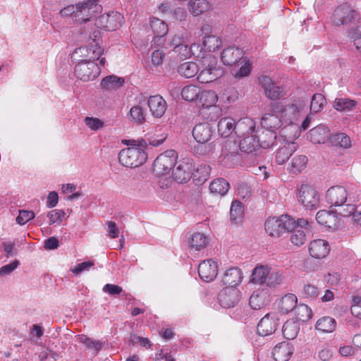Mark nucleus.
Listing matches in <instances>:
<instances>
[{"instance_id": "obj_8", "label": "nucleus", "mask_w": 361, "mask_h": 361, "mask_svg": "<svg viewBox=\"0 0 361 361\" xmlns=\"http://www.w3.org/2000/svg\"><path fill=\"white\" fill-rule=\"evenodd\" d=\"M297 197L298 202L307 209H315L319 206L318 192L310 185L302 184L298 188Z\"/></svg>"}, {"instance_id": "obj_13", "label": "nucleus", "mask_w": 361, "mask_h": 361, "mask_svg": "<svg viewBox=\"0 0 361 361\" xmlns=\"http://www.w3.org/2000/svg\"><path fill=\"white\" fill-rule=\"evenodd\" d=\"M259 84L264 90L265 95L271 100H278L286 94L283 87L276 85L271 79L266 75L258 78Z\"/></svg>"}, {"instance_id": "obj_50", "label": "nucleus", "mask_w": 361, "mask_h": 361, "mask_svg": "<svg viewBox=\"0 0 361 361\" xmlns=\"http://www.w3.org/2000/svg\"><path fill=\"white\" fill-rule=\"evenodd\" d=\"M202 45L205 52H212L218 49L221 45V39L214 35H207L204 38Z\"/></svg>"}, {"instance_id": "obj_10", "label": "nucleus", "mask_w": 361, "mask_h": 361, "mask_svg": "<svg viewBox=\"0 0 361 361\" xmlns=\"http://www.w3.org/2000/svg\"><path fill=\"white\" fill-rule=\"evenodd\" d=\"M123 21V16L118 12L101 15L95 20V25L106 30H114L119 27Z\"/></svg>"}, {"instance_id": "obj_3", "label": "nucleus", "mask_w": 361, "mask_h": 361, "mask_svg": "<svg viewBox=\"0 0 361 361\" xmlns=\"http://www.w3.org/2000/svg\"><path fill=\"white\" fill-rule=\"evenodd\" d=\"M202 68L197 75L201 83H209L220 78L223 72L218 67L217 59L212 54H207L201 61Z\"/></svg>"}, {"instance_id": "obj_7", "label": "nucleus", "mask_w": 361, "mask_h": 361, "mask_svg": "<svg viewBox=\"0 0 361 361\" xmlns=\"http://www.w3.org/2000/svg\"><path fill=\"white\" fill-rule=\"evenodd\" d=\"M75 77L84 82L94 80L100 74V68L94 61L80 60L75 66Z\"/></svg>"}, {"instance_id": "obj_6", "label": "nucleus", "mask_w": 361, "mask_h": 361, "mask_svg": "<svg viewBox=\"0 0 361 361\" xmlns=\"http://www.w3.org/2000/svg\"><path fill=\"white\" fill-rule=\"evenodd\" d=\"M178 154L173 149L166 150L159 154L154 161V172L157 176L170 174L171 169L177 162Z\"/></svg>"}, {"instance_id": "obj_28", "label": "nucleus", "mask_w": 361, "mask_h": 361, "mask_svg": "<svg viewBox=\"0 0 361 361\" xmlns=\"http://www.w3.org/2000/svg\"><path fill=\"white\" fill-rule=\"evenodd\" d=\"M218 99V96L215 92L212 90H204L200 92L198 101L203 107H213L216 113L220 114L221 111V109L215 106Z\"/></svg>"}, {"instance_id": "obj_18", "label": "nucleus", "mask_w": 361, "mask_h": 361, "mask_svg": "<svg viewBox=\"0 0 361 361\" xmlns=\"http://www.w3.org/2000/svg\"><path fill=\"white\" fill-rule=\"evenodd\" d=\"M193 171L192 163L188 161H180L173 171V177L177 182L185 183L192 177Z\"/></svg>"}, {"instance_id": "obj_42", "label": "nucleus", "mask_w": 361, "mask_h": 361, "mask_svg": "<svg viewBox=\"0 0 361 361\" xmlns=\"http://www.w3.org/2000/svg\"><path fill=\"white\" fill-rule=\"evenodd\" d=\"M336 322L330 317H324L317 320L315 329L324 333H331L336 329Z\"/></svg>"}, {"instance_id": "obj_24", "label": "nucleus", "mask_w": 361, "mask_h": 361, "mask_svg": "<svg viewBox=\"0 0 361 361\" xmlns=\"http://www.w3.org/2000/svg\"><path fill=\"white\" fill-rule=\"evenodd\" d=\"M317 222L329 228H337L339 221L335 212L329 210H320L316 214Z\"/></svg>"}, {"instance_id": "obj_58", "label": "nucleus", "mask_w": 361, "mask_h": 361, "mask_svg": "<svg viewBox=\"0 0 361 361\" xmlns=\"http://www.w3.org/2000/svg\"><path fill=\"white\" fill-rule=\"evenodd\" d=\"M83 122L85 125L92 131H98L104 126V122L97 117L85 116Z\"/></svg>"}, {"instance_id": "obj_26", "label": "nucleus", "mask_w": 361, "mask_h": 361, "mask_svg": "<svg viewBox=\"0 0 361 361\" xmlns=\"http://www.w3.org/2000/svg\"><path fill=\"white\" fill-rule=\"evenodd\" d=\"M243 281V273L237 267H232L227 269L223 276L222 283L228 287H236L240 284Z\"/></svg>"}, {"instance_id": "obj_57", "label": "nucleus", "mask_w": 361, "mask_h": 361, "mask_svg": "<svg viewBox=\"0 0 361 361\" xmlns=\"http://www.w3.org/2000/svg\"><path fill=\"white\" fill-rule=\"evenodd\" d=\"M326 102L325 97L321 94H315L312 96L310 106L311 112L317 113L324 108Z\"/></svg>"}, {"instance_id": "obj_62", "label": "nucleus", "mask_w": 361, "mask_h": 361, "mask_svg": "<svg viewBox=\"0 0 361 361\" xmlns=\"http://www.w3.org/2000/svg\"><path fill=\"white\" fill-rule=\"evenodd\" d=\"M302 295L307 298H316L319 295V289L312 284H306L303 287Z\"/></svg>"}, {"instance_id": "obj_9", "label": "nucleus", "mask_w": 361, "mask_h": 361, "mask_svg": "<svg viewBox=\"0 0 361 361\" xmlns=\"http://www.w3.org/2000/svg\"><path fill=\"white\" fill-rule=\"evenodd\" d=\"M212 130L211 126L207 123H203L196 125L192 130V136L196 142L200 145H206L204 146L205 153H209L214 148L213 142H208L212 139Z\"/></svg>"}, {"instance_id": "obj_47", "label": "nucleus", "mask_w": 361, "mask_h": 361, "mask_svg": "<svg viewBox=\"0 0 361 361\" xmlns=\"http://www.w3.org/2000/svg\"><path fill=\"white\" fill-rule=\"evenodd\" d=\"M307 161L308 159L305 155L295 156L290 163V171L295 174L300 173L306 168Z\"/></svg>"}, {"instance_id": "obj_20", "label": "nucleus", "mask_w": 361, "mask_h": 361, "mask_svg": "<svg viewBox=\"0 0 361 361\" xmlns=\"http://www.w3.org/2000/svg\"><path fill=\"white\" fill-rule=\"evenodd\" d=\"M147 105L153 117L161 118L167 109V104L160 95H154L149 97Z\"/></svg>"}, {"instance_id": "obj_33", "label": "nucleus", "mask_w": 361, "mask_h": 361, "mask_svg": "<svg viewBox=\"0 0 361 361\" xmlns=\"http://www.w3.org/2000/svg\"><path fill=\"white\" fill-rule=\"evenodd\" d=\"M236 130V123L231 117H224L218 123V132L221 136L227 137Z\"/></svg>"}, {"instance_id": "obj_34", "label": "nucleus", "mask_w": 361, "mask_h": 361, "mask_svg": "<svg viewBox=\"0 0 361 361\" xmlns=\"http://www.w3.org/2000/svg\"><path fill=\"white\" fill-rule=\"evenodd\" d=\"M262 147L261 138H257L253 135H248L240 141L239 147L241 151L245 153H251L259 147Z\"/></svg>"}, {"instance_id": "obj_12", "label": "nucleus", "mask_w": 361, "mask_h": 361, "mask_svg": "<svg viewBox=\"0 0 361 361\" xmlns=\"http://www.w3.org/2000/svg\"><path fill=\"white\" fill-rule=\"evenodd\" d=\"M100 9L95 0H87L78 3L77 19L80 23L90 20Z\"/></svg>"}, {"instance_id": "obj_43", "label": "nucleus", "mask_w": 361, "mask_h": 361, "mask_svg": "<svg viewBox=\"0 0 361 361\" xmlns=\"http://www.w3.org/2000/svg\"><path fill=\"white\" fill-rule=\"evenodd\" d=\"M299 330V323L293 320L286 321L282 327L283 336L289 340L294 339L297 336Z\"/></svg>"}, {"instance_id": "obj_61", "label": "nucleus", "mask_w": 361, "mask_h": 361, "mask_svg": "<svg viewBox=\"0 0 361 361\" xmlns=\"http://www.w3.org/2000/svg\"><path fill=\"white\" fill-rule=\"evenodd\" d=\"M35 217V214L32 211L19 210L18 215L16 217V223L20 226H23L33 219Z\"/></svg>"}, {"instance_id": "obj_2", "label": "nucleus", "mask_w": 361, "mask_h": 361, "mask_svg": "<svg viewBox=\"0 0 361 361\" xmlns=\"http://www.w3.org/2000/svg\"><path fill=\"white\" fill-rule=\"evenodd\" d=\"M261 125L266 130V135L269 137L268 140L264 139V135L261 137V145L263 148H269L272 146L276 139V133L275 130L284 125L281 116L273 112L266 114L261 120Z\"/></svg>"}, {"instance_id": "obj_30", "label": "nucleus", "mask_w": 361, "mask_h": 361, "mask_svg": "<svg viewBox=\"0 0 361 361\" xmlns=\"http://www.w3.org/2000/svg\"><path fill=\"white\" fill-rule=\"evenodd\" d=\"M184 49V52L182 54V56L185 58L190 57L192 55L195 57H200L203 59V57L207 56V55H204L203 53V45L201 46L199 44L193 43L190 48L187 45L179 44L174 47L173 51L175 52H180V49Z\"/></svg>"}, {"instance_id": "obj_60", "label": "nucleus", "mask_w": 361, "mask_h": 361, "mask_svg": "<svg viewBox=\"0 0 361 361\" xmlns=\"http://www.w3.org/2000/svg\"><path fill=\"white\" fill-rule=\"evenodd\" d=\"M66 216V213L62 209H53L48 212L47 217L49 219V225H60L63 219Z\"/></svg>"}, {"instance_id": "obj_25", "label": "nucleus", "mask_w": 361, "mask_h": 361, "mask_svg": "<svg viewBox=\"0 0 361 361\" xmlns=\"http://www.w3.org/2000/svg\"><path fill=\"white\" fill-rule=\"evenodd\" d=\"M293 353V346L286 341L278 343L272 350V355L276 361H288Z\"/></svg>"}, {"instance_id": "obj_27", "label": "nucleus", "mask_w": 361, "mask_h": 361, "mask_svg": "<svg viewBox=\"0 0 361 361\" xmlns=\"http://www.w3.org/2000/svg\"><path fill=\"white\" fill-rule=\"evenodd\" d=\"M336 213L341 216H352L355 223L361 225V212L356 210V206L353 203H343L337 207Z\"/></svg>"}, {"instance_id": "obj_37", "label": "nucleus", "mask_w": 361, "mask_h": 361, "mask_svg": "<svg viewBox=\"0 0 361 361\" xmlns=\"http://www.w3.org/2000/svg\"><path fill=\"white\" fill-rule=\"evenodd\" d=\"M297 297L294 294H287L280 299L278 307L283 313L293 312L297 305Z\"/></svg>"}, {"instance_id": "obj_14", "label": "nucleus", "mask_w": 361, "mask_h": 361, "mask_svg": "<svg viewBox=\"0 0 361 361\" xmlns=\"http://www.w3.org/2000/svg\"><path fill=\"white\" fill-rule=\"evenodd\" d=\"M219 304L224 308L234 307L241 298V293L237 287L226 286L219 294Z\"/></svg>"}, {"instance_id": "obj_56", "label": "nucleus", "mask_w": 361, "mask_h": 361, "mask_svg": "<svg viewBox=\"0 0 361 361\" xmlns=\"http://www.w3.org/2000/svg\"><path fill=\"white\" fill-rule=\"evenodd\" d=\"M331 142L333 145L340 146L347 149L351 147V140L345 133H337L331 137Z\"/></svg>"}, {"instance_id": "obj_11", "label": "nucleus", "mask_w": 361, "mask_h": 361, "mask_svg": "<svg viewBox=\"0 0 361 361\" xmlns=\"http://www.w3.org/2000/svg\"><path fill=\"white\" fill-rule=\"evenodd\" d=\"M357 12L353 8L348 4H343L334 10L332 21L338 26L347 25L355 20Z\"/></svg>"}, {"instance_id": "obj_49", "label": "nucleus", "mask_w": 361, "mask_h": 361, "mask_svg": "<svg viewBox=\"0 0 361 361\" xmlns=\"http://www.w3.org/2000/svg\"><path fill=\"white\" fill-rule=\"evenodd\" d=\"M200 92L197 85H188L182 89L181 96L185 101L193 102L198 100Z\"/></svg>"}, {"instance_id": "obj_29", "label": "nucleus", "mask_w": 361, "mask_h": 361, "mask_svg": "<svg viewBox=\"0 0 361 361\" xmlns=\"http://www.w3.org/2000/svg\"><path fill=\"white\" fill-rule=\"evenodd\" d=\"M188 7L190 13L194 16L202 15L212 8V4L208 0H190Z\"/></svg>"}, {"instance_id": "obj_39", "label": "nucleus", "mask_w": 361, "mask_h": 361, "mask_svg": "<svg viewBox=\"0 0 361 361\" xmlns=\"http://www.w3.org/2000/svg\"><path fill=\"white\" fill-rule=\"evenodd\" d=\"M129 120L137 125H142L146 121L147 113L140 105L132 106L128 114Z\"/></svg>"}, {"instance_id": "obj_1", "label": "nucleus", "mask_w": 361, "mask_h": 361, "mask_svg": "<svg viewBox=\"0 0 361 361\" xmlns=\"http://www.w3.org/2000/svg\"><path fill=\"white\" fill-rule=\"evenodd\" d=\"M308 99L306 97L292 98L284 102H274L271 110L282 118L284 127L281 133L286 138L295 140L300 136L298 121L307 110Z\"/></svg>"}, {"instance_id": "obj_35", "label": "nucleus", "mask_w": 361, "mask_h": 361, "mask_svg": "<svg viewBox=\"0 0 361 361\" xmlns=\"http://www.w3.org/2000/svg\"><path fill=\"white\" fill-rule=\"evenodd\" d=\"M125 82L123 78L114 75L104 78L100 83L101 87L109 91H114L121 88Z\"/></svg>"}, {"instance_id": "obj_48", "label": "nucleus", "mask_w": 361, "mask_h": 361, "mask_svg": "<svg viewBox=\"0 0 361 361\" xmlns=\"http://www.w3.org/2000/svg\"><path fill=\"white\" fill-rule=\"evenodd\" d=\"M150 26L154 34L157 37H164L169 31L166 23L162 20L157 18H150Z\"/></svg>"}, {"instance_id": "obj_52", "label": "nucleus", "mask_w": 361, "mask_h": 361, "mask_svg": "<svg viewBox=\"0 0 361 361\" xmlns=\"http://www.w3.org/2000/svg\"><path fill=\"white\" fill-rule=\"evenodd\" d=\"M290 240L296 247L302 245L306 240V232L298 228H292L290 231Z\"/></svg>"}, {"instance_id": "obj_53", "label": "nucleus", "mask_w": 361, "mask_h": 361, "mask_svg": "<svg viewBox=\"0 0 361 361\" xmlns=\"http://www.w3.org/2000/svg\"><path fill=\"white\" fill-rule=\"evenodd\" d=\"M244 209L240 201L235 200L232 202L230 209L231 220L234 224L240 222L243 216Z\"/></svg>"}, {"instance_id": "obj_63", "label": "nucleus", "mask_w": 361, "mask_h": 361, "mask_svg": "<svg viewBox=\"0 0 361 361\" xmlns=\"http://www.w3.org/2000/svg\"><path fill=\"white\" fill-rule=\"evenodd\" d=\"M165 54L163 51L157 49L154 51L151 54V64L155 67L160 66L162 63Z\"/></svg>"}, {"instance_id": "obj_38", "label": "nucleus", "mask_w": 361, "mask_h": 361, "mask_svg": "<svg viewBox=\"0 0 361 361\" xmlns=\"http://www.w3.org/2000/svg\"><path fill=\"white\" fill-rule=\"evenodd\" d=\"M269 269V266L267 265H257L252 271L250 281L256 285H264Z\"/></svg>"}, {"instance_id": "obj_41", "label": "nucleus", "mask_w": 361, "mask_h": 361, "mask_svg": "<svg viewBox=\"0 0 361 361\" xmlns=\"http://www.w3.org/2000/svg\"><path fill=\"white\" fill-rule=\"evenodd\" d=\"M199 70L197 63L191 61L184 62L178 67V73L186 78L195 76Z\"/></svg>"}, {"instance_id": "obj_31", "label": "nucleus", "mask_w": 361, "mask_h": 361, "mask_svg": "<svg viewBox=\"0 0 361 361\" xmlns=\"http://www.w3.org/2000/svg\"><path fill=\"white\" fill-rule=\"evenodd\" d=\"M329 137V129L324 126H318L309 131V137L314 144L324 143Z\"/></svg>"}, {"instance_id": "obj_4", "label": "nucleus", "mask_w": 361, "mask_h": 361, "mask_svg": "<svg viewBox=\"0 0 361 361\" xmlns=\"http://www.w3.org/2000/svg\"><path fill=\"white\" fill-rule=\"evenodd\" d=\"M147 159V155L144 149L135 146L123 149L118 153V161L125 167H138L142 165Z\"/></svg>"}, {"instance_id": "obj_44", "label": "nucleus", "mask_w": 361, "mask_h": 361, "mask_svg": "<svg viewBox=\"0 0 361 361\" xmlns=\"http://www.w3.org/2000/svg\"><path fill=\"white\" fill-rule=\"evenodd\" d=\"M255 129V122L250 118H245L236 123V133L247 135L252 133Z\"/></svg>"}, {"instance_id": "obj_36", "label": "nucleus", "mask_w": 361, "mask_h": 361, "mask_svg": "<svg viewBox=\"0 0 361 361\" xmlns=\"http://www.w3.org/2000/svg\"><path fill=\"white\" fill-rule=\"evenodd\" d=\"M284 279L283 272L281 270L269 267V274L266 277L264 285L267 287L274 288L282 283Z\"/></svg>"}, {"instance_id": "obj_32", "label": "nucleus", "mask_w": 361, "mask_h": 361, "mask_svg": "<svg viewBox=\"0 0 361 361\" xmlns=\"http://www.w3.org/2000/svg\"><path fill=\"white\" fill-rule=\"evenodd\" d=\"M80 52L84 55V60L87 61H94L100 59L103 53V50L100 45L97 44H89L87 47L79 49Z\"/></svg>"}, {"instance_id": "obj_45", "label": "nucleus", "mask_w": 361, "mask_h": 361, "mask_svg": "<svg viewBox=\"0 0 361 361\" xmlns=\"http://www.w3.org/2000/svg\"><path fill=\"white\" fill-rule=\"evenodd\" d=\"M210 171L211 168L209 166L205 164L200 165L194 173H192V176L196 184L201 185L204 183L209 177Z\"/></svg>"}, {"instance_id": "obj_19", "label": "nucleus", "mask_w": 361, "mask_h": 361, "mask_svg": "<svg viewBox=\"0 0 361 361\" xmlns=\"http://www.w3.org/2000/svg\"><path fill=\"white\" fill-rule=\"evenodd\" d=\"M271 302L269 291L266 288L257 289L250 297L249 303L254 310H260Z\"/></svg>"}, {"instance_id": "obj_54", "label": "nucleus", "mask_w": 361, "mask_h": 361, "mask_svg": "<svg viewBox=\"0 0 361 361\" xmlns=\"http://www.w3.org/2000/svg\"><path fill=\"white\" fill-rule=\"evenodd\" d=\"M78 341L85 345L89 350L97 354L102 348V343L99 341L92 340L86 336H79Z\"/></svg>"}, {"instance_id": "obj_15", "label": "nucleus", "mask_w": 361, "mask_h": 361, "mask_svg": "<svg viewBox=\"0 0 361 361\" xmlns=\"http://www.w3.org/2000/svg\"><path fill=\"white\" fill-rule=\"evenodd\" d=\"M279 326V318L276 313L267 314L261 319L257 325V333L262 336H267L276 331Z\"/></svg>"}, {"instance_id": "obj_23", "label": "nucleus", "mask_w": 361, "mask_h": 361, "mask_svg": "<svg viewBox=\"0 0 361 361\" xmlns=\"http://www.w3.org/2000/svg\"><path fill=\"white\" fill-rule=\"evenodd\" d=\"M286 139V143L276 152L275 160L279 165L285 164L298 148V145L293 142L294 140Z\"/></svg>"}, {"instance_id": "obj_22", "label": "nucleus", "mask_w": 361, "mask_h": 361, "mask_svg": "<svg viewBox=\"0 0 361 361\" xmlns=\"http://www.w3.org/2000/svg\"><path fill=\"white\" fill-rule=\"evenodd\" d=\"M243 51L238 47H228L224 49L221 53V59L224 64L226 66H236L243 59Z\"/></svg>"}, {"instance_id": "obj_17", "label": "nucleus", "mask_w": 361, "mask_h": 361, "mask_svg": "<svg viewBox=\"0 0 361 361\" xmlns=\"http://www.w3.org/2000/svg\"><path fill=\"white\" fill-rule=\"evenodd\" d=\"M198 274L200 279L209 282L216 279L218 274V264L214 259H206L199 264Z\"/></svg>"}, {"instance_id": "obj_21", "label": "nucleus", "mask_w": 361, "mask_h": 361, "mask_svg": "<svg viewBox=\"0 0 361 361\" xmlns=\"http://www.w3.org/2000/svg\"><path fill=\"white\" fill-rule=\"evenodd\" d=\"M329 252L330 245L325 240L316 239L309 244L310 255L315 259H323L329 255Z\"/></svg>"}, {"instance_id": "obj_51", "label": "nucleus", "mask_w": 361, "mask_h": 361, "mask_svg": "<svg viewBox=\"0 0 361 361\" xmlns=\"http://www.w3.org/2000/svg\"><path fill=\"white\" fill-rule=\"evenodd\" d=\"M293 312L298 321L306 322L312 317V310L305 304L296 305Z\"/></svg>"}, {"instance_id": "obj_46", "label": "nucleus", "mask_w": 361, "mask_h": 361, "mask_svg": "<svg viewBox=\"0 0 361 361\" xmlns=\"http://www.w3.org/2000/svg\"><path fill=\"white\" fill-rule=\"evenodd\" d=\"M207 237L201 233H194L189 240L190 247L196 251L201 250L208 244Z\"/></svg>"}, {"instance_id": "obj_40", "label": "nucleus", "mask_w": 361, "mask_h": 361, "mask_svg": "<svg viewBox=\"0 0 361 361\" xmlns=\"http://www.w3.org/2000/svg\"><path fill=\"white\" fill-rule=\"evenodd\" d=\"M229 183L223 178L214 180L209 185L210 192L215 195L223 196L227 193Z\"/></svg>"}, {"instance_id": "obj_64", "label": "nucleus", "mask_w": 361, "mask_h": 361, "mask_svg": "<svg viewBox=\"0 0 361 361\" xmlns=\"http://www.w3.org/2000/svg\"><path fill=\"white\" fill-rule=\"evenodd\" d=\"M94 265L93 261H87L80 264L71 269V271L75 275H78L84 271H88L91 267Z\"/></svg>"}, {"instance_id": "obj_16", "label": "nucleus", "mask_w": 361, "mask_h": 361, "mask_svg": "<svg viewBox=\"0 0 361 361\" xmlns=\"http://www.w3.org/2000/svg\"><path fill=\"white\" fill-rule=\"evenodd\" d=\"M348 199V192L343 186H334L330 188L326 193V201L331 207H337L345 203Z\"/></svg>"}, {"instance_id": "obj_59", "label": "nucleus", "mask_w": 361, "mask_h": 361, "mask_svg": "<svg viewBox=\"0 0 361 361\" xmlns=\"http://www.w3.org/2000/svg\"><path fill=\"white\" fill-rule=\"evenodd\" d=\"M236 65L240 66L239 70L234 73L235 78H240L246 77L250 74L251 71V63L247 58L243 57V59Z\"/></svg>"}, {"instance_id": "obj_5", "label": "nucleus", "mask_w": 361, "mask_h": 361, "mask_svg": "<svg viewBox=\"0 0 361 361\" xmlns=\"http://www.w3.org/2000/svg\"><path fill=\"white\" fill-rule=\"evenodd\" d=\"M294 226V220L288 215L279 217H269L267 219L264 227L266 232L273 237L278 238L286 231H289Z\"/></svg>"}, {"instance_id": "obj_55", "label": "nucleus", "mask_w": 361, "mask_h": 361, "mask_svg": "<svg viewBox=\"0 0 361 361\" xmlns=\"http://www.w3.org/2000/svg\"><path fill=\"white\" fill-rule=\"evenodd\" d=\"M355 105V101L347 98H336L334 102V107L340 111L352 110Z\"/></svg>"}]
</instances>
